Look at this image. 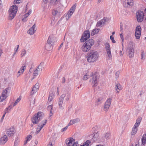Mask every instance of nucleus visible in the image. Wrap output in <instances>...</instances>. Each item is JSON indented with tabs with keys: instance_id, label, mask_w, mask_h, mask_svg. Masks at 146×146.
<instances>
[{
	"instance_id": "nucleus-50",
	"label": "nucleus",
	"mask_w": 146,
	"mask_h": 146,
	"mask_svg": "<svg viewBox=\"0 0 146 146\" xmlns=\"http://www.w3.org/2000/svg\"><path fill=\"white\" fill-rule=\"evenodd\" d=\"M26 52L25 50H23L21 53V55H22V56H23L25 55V54H26Z\"/></svg>"
},
{
	"instance_id": "nucleus-12",
	"label": "nucleus",
	"mask_w": 146,
	"mask_h": 146,
	"mask_svg": "<svg viewBox=\"0 0 146 146\" xmlns=\"http://www.w3.org/2000/svg\"><path fill=\"white\" fill-rule=\"evenodd\" d=\"M76 4L75 3L70 9L69 11L68 12L66 16V20H68L71 17L73 13L74 12L76 7Z\"/></svg>"
},
{
	"instance_id": "nucleus-21",
	"label": "nucleus",
	"mask_w": 146,
	"mask_h": 146,
	"mask_svg": "<svg viewBox=\"0 0 146 146\" xmlns=\"http://www.w3.org/2000/svg\"><path fill=\"white\" fill-rule=\"evenodd\" d=\"M35 24L31 28L28 30V33L31 35H33L36 31V29H35Z\"/></svg>"
},
{
	"instance_id": "nucleus-28",
	"label": "nucleus",
	"mask_w": 146,
	"mask_h": 146,
	"mask_svg": "<svg viewBox=\"0 0 146 146\" xmlns=\"http://www.w3.org/2000/svg\"><path fill=\"white\" fill-rule=\"evenodd\" d=\"M44 63L43 62H41L38 66L37 68L39 69V72H41L43 68H44Z\"/></svg>"
},
{
	"instance_id": "nucleus-17",
	"label": "nucleus",
	"mask_w": 146,
	"mask_h": 146,
	"mask_svg": "<svg viewBox=\"0 0 146 146\" xmlns=\"http://www.w3.org/2000/svg\"><path fill=\"white\" fill-rule=\"evenodd\" d=\"M65 94H62L60 97L58 101V105L59 108L61 110H63L64 108L63 107L62 104L63 103L64 98L65 97Z\"/></svg>"
},
{
	"instance_id": "nucleus-22",
	"label": "nucleus",
	"mask_w": 146,
	"mask_h": 146,
	"mask_svg": "<svg viewBox=\"0 0 146 146\" xmlns=\"http://www.w3.org/2000/svg\"><path fill=\"white\" fill-rule=\"evenodd\" d=\"M124 3L125 7L126 6H133V0H125Z\"/></svg>"
},
{
	"instance_id": "nucleus-8",
	"label": "nucleus",
	"mask_w": 146,
	"mask_h": 146,
	"mask_svg": "<svg viewBox=\"0 0 146 146\" xmlns=\"http://www.w3.org/2000/svg\"><path fill=\"white\" fill-rule=\"evenodd\" d=\"M110 21V19L109 17H105L103 19L97 22L96 26L97 27L100 26L102 27L104 26L106 23L109 22Z\"/></svg>"
},
{
	"instance_id": "nucleus-54",
	"label": "nucleus",
	"mask_w": 146,
	"mask_h": 146,
	"mask_svg": "<svg viewBox=\"0 0 146 146\" xmlns=\"http://www.w3.org/2000/svg\"><path fill=\"white\" fill-rule=\"evenodd\" d=\"M19 45H17V48H15L14 49V52H15L16 53L17 52V51L18 49H19Z\"/></svg>"
},
{
	"instance_id": "nucleus-33",
	"label": "nucleus",
	"mask_w": 146,
	"mask_h": 146,
	"mask_svg": "<svg viewBox=\"0 0 146 146\" xmlns=\"http://www.w3.org/2000/svg\"><path fill=\"white\" fill-rule=\"evenodd\" d=\"M31 138L32 136L31 135H28L26 137V140L25 141L24 144L25 145L26 144L27 142L31 140Z\"/></svg>"
},
{
	"instance_id": "nucleus-34",
	"label": "nucleus",
	"mask_w": 146,
	"mask_h": 146,
	"mask_svg": "<svg viewBox=\"0 0 146 146\" xmlns=\"http://www.w3.org/2000/svg\"><path fill=\"white\" fill-rule=\"evenodd\" d=\"M91 141L90 140H88L86 142L84 143L82 145L80 146H88L91 143Z\"/></svg>"
},
{
	"instance_id": "nucleus-40",
	"label": "nucleus",
	"mask_w": 146,
	"mask_h": 146,
	"mask_svg": "<svg viewBox=\"0 0 146 146\" xmlns=\"http://www.w3.org/2000/svg\"><path fill=\"white\" fill-rule=\"evenodd\" d=\"M21 100V98L19 97L17 98L13 106H15Z\"/></svg>"
},
{
	"instance_id": "nucleus-29",
	"label": "nucleus",
	"mask_w": 146,
	"mask_h": 146,
	"mask_svg": "<svg viewBox=\"0 0 146 146\" xmlns=\"http://www.w3.org/2000/svg\"><path fill=\"white\" fill-rule=\"evenodd\" d=\"M26 69V66L25 65L24 66H22V67L20 68L19 71L18 72V73H21V74H23Z\"/></svg>"
},
{
	"instance_id": "nucleus-18",
	"label": "nucleus",
	"mask_w": 146,
	"mask_h": 146,
	"mask_svg": "<svg viewBox=\"0 0 146 146\" xmlns=\"http://www.w3.org/2000/svg\"><path fill=\"white\" fill-rule=\"evenodd\" d=\"M105 48L106 51L108 56L109 58L111 57V48L110 47V45L108 43H106L105 44Z\"/></svg>"
},
{
	"instance_id": "nucleus-2",
	"label": "nucleus",
	"mask_w": 146,
	"mask_h": 146,
	"mask_svg": "<svg viewBox=\"0 0 146 146\" xmlns=\"http://www.w3.org/2000/svg\"><path fill=\"white\" fill-rule=\"evenodd\" d=\"M94 43V40L91 39H90L85 42L82 46L81 49L83 52H88L90 49L91 47Z\"/></svg>"
},
{
	"instance_id": "nucleus-13",
	"label": "nucleus",
	"mask_w": 146,
	"mask_h": 146,
	"mask_svg": "<svg viewBox=\"0 0 146 146\" xmlns=\"http://www.w3.org/2000/svg\"><path fill=\"white\" fill-rule=\"evenodd\" d=\"M137 18L138 22H142L143 19L144 13L143 11H140L137 12L136 13Z\"/></svg>"
},
{
	"instance_id": "nucleus-48",
	"label": "nucleus",
	"mask_w": 146,
	"mask_h": 146,
	"mask_svg": "<svg viewBox=\"0 0 146 146\" xmlns=\"http://www.w3.org/2000/svg\"><path fill=\"white\" fill-rule=\"evenodd\" d=\"M120 72L119 71H117L115 73V78L116 79H117L119 77V75L120 74Z\"/></svg>"
},
{
	"instance_id": "nucleus-3",
	"label": "nucleus",
	"mask_w": 146,
	"mask_h": 146,
	"mask_svg": "<svg viewBox=\"0 0 146 146\" xmlns=\"http://www.w3.org/2000/svg\"><path fill=\"white\" fill-rule=\"evenodd\" d=\"M17 11V7L16 5H13L11 7L9 11V19L12 20L16 15Z\"/></svg>"
},
{
	"instance_id": "nucleus-55",
	"label": "nucleus",
	"mask_w": 146,
	"mask_h": 146,
	"mask_svg": "<svg viewBox=\"0 0 146 146\" xmlns=\"http://www.w3.org/2000/svg\"><path fill=\"white\" fill-rule=\"evenodd\" d=\"M22 0H15L14 1L16 2L15 3L16 4H19L21 2Z\"/></svg>"
},
{
	"instance_id": "nucleus-5",
	"label": "nucleus",
	"mask_w": 146,
	"mask_h": 146,
	"mask_svg": "<svg viewBox=\"0 0 146 146\" xmlns=\"http://www.w3.org/2000/svg\"><path fill=\"white\" fill-rule=\"evenodd\" d=\"M91 80L92 82V85L93 87H96L97 86L98 83V80L99 77L97 72L93 74L91 76Z\"/></svg>"
},
{
	"instance_id": "nucleus-10",
	"label": "nucleus",
	"mask_w": 146,
	"mask_h": 146,
	"mask_svg": "<svg viewBox=\"0 0 146 146\" xmlns=\"http://www.w3.org/2000/svg\"><path fill=\"white\" fill-rule=\"evenodd\" d=\"M90 36V31L89 30L84 31L80 39L81 42H84L89 38Z\"/></svg>"
},
{
	"instance_id": "nucleus-42",
	"label": "nucleus",
	"mask_w": 146,
	"mask_h": 146,
	"mask_svg": "<svg viewBox=\"0 0 146 146\" xmlns=\"http://www.w3.org/2000/svg\"><path fill=\"white\" fill-rule=\"evenodd\" d=\"M58 13V10L56 9H54L53 10L52 13L53 15H56Z\"/></svg>"
},
{
	"instance_id": "nucleus-45",
	"label": "nucleus",
	"mask_w": 146,
	"mask_h": 146,
	"mask_svg": "<svg viewBox=\"0 0 146 146\" xmlns=\"http://www.w3.org/2000/svg\"><path fill=\"white\" fill-rule=\"evenodd\" d=\"M28 16H29V15H27V14H25L23 16V18L22 19L23 21H26L27 20V18Z\"/></svg>"
},
{
	"instance_id": "nucleus-61",
	"label": "nucleus",
	"mask_w": 146,
	"mask_h": 146,
	"mask_svg": "<svg viewBox=\"0 0 146 146\" xmlns=\"http://www.w3.org/2000/svg\"><path fill=\"white\" fill-rule=\"evenodd\" d=\"M31 10L30 9L28 13H27V15L29 16L31 14Z\"/></svg>"
},
{
	"instance_id": "nucleus-60",
	"label": "nucleus",
	"mask_w": 146,
	"mask_h": 146,
	"mask_svg": "<svg viewBox=\"0 0 146 146\" xmlns=\"http://www.w3.org/2000/svg\"><path fill=\"white\" fill-rule=\"evenodd\" d=\"M142 139L146 140V134H145L143 135Z\"/></svg>"
},
{
	"instance_id": "nucleus-32",
	"label": "nucleus",
	"mask_w": 146,
	"mask_h": 146,
	"mask_svg": "<svg viewBox=\"0 0 146 146\" xmlns=\"http://www.w3.org/2000/svg\"><path fill=\"white\" fill-rule=\"evenodd\" d=\"M103 98L102 97L99 98L97 100V106L99 105L102 103V101L103 100Z\"/></svg>"
},
{
	"instance_id": "nucleus-59",
	"label": "nucleus",
	"mask_w": 146,
	"mask_h": 146,
	"mask_svg": "<svg viewBox=\"0 0 146 146\" xmlns=\"http://www.w3.org/2000/svg\"><path fill=\"white\" fill-rule=\"evenodd\" d=\"M69 126V125H68L66 126L64 128L62 129V131H66L67 129L68 128V126Z\"/></svg>"
},
{
	"instance_id": "nucleus-46",
	"label": "nucleus",
	"mask_w": 146,
	"mask_h": 146,
	"mask_svg": "<svg viewBox=\"0 0 146 146\" xmlns=\"http://www.w3.org/2000/svg\"><path fill=\"white\" fill-rule=\"evenodd\" d=\"M37 70H35L33 72V75L35 76H37L40 73H39L38 72H37Z\"/></svg>"
},
{
	"instance_id": "nucleus-26",
	"label": "nucleus",
	"mask_w": 146,
	"mask_h": 146,
	"mask_svg": "<svg viewBox=\"0 0 146 146\" xmlns=\"http://www.w3.org/2000/svg\"><path fill=\"white\" fill-rule=\"evenodd\" d=\"M99 139L98 134V133L95 134L92 138V139L94 142L98 141Z\"/></svg>"
},
{
	"instance_id": "nucleus-16",
	"label": "nucleus",
	"mask_w": 146,
	"mask_h": 146,
	"mask_svg": "<svg viewBox=\"0 0 146 146\" xmlns=\"http://www.w3.org/2000/svg\"><path fill=\"white\" fill-rule=\"evenodd\" d=\"M15 129L13 127H11L7 129L6 133L9 137L13 136L15 133Z\"/></svg>"
},
{
	"instance_id": "nucleus-30",
	"label": "nucleus",
	"mask_w": 146,
	"mask_h": 146,
	"mask_svg": "<svg viewBox=\"0 0 146 146\" xmlns=\"http://www.w3.org/2000/svg\"><path fill=\"white\" fill-rule=\"evenodd\" d=\"M59 0H50V4L55 5H56L58 2Z\"/></svg>"
},
{
	"instance_id": "nucleus-41",
	"label": "nucleus",
	"mask_w": 146,
	"mask_h": 146,
	"mask_svg": "<svg viewBox=\"0 0 146 146\" xmlns=\"http://www.w3.org/2000/svg\"><path fill=\"white\" fill-rule=\"evenodd\" d=\"M48 0H43V2L44 4L43 3L42 4V6L44 7V9L45 8V6H46L47 2L48 1Z\"/></svg>"
},
{
	"instance_id": "nucleus-19",
	"label": "nucleus",
	"mask_w": 146,
	"mask_h": 146,
	"mask_svg": "<svg viewBox=\"0 0 146 146\" xmlns=\"http://www.w3.org/2000/svg\"><path fill=\"white\" fill-rule=\"evenodd\" d=\"M47 42L54 45V44L56 42V38L53 35H51L49 36Z\"/></svg>"
},
{
	"instance_id": "nucleus-52",
	"label": "nucleus",
	"mask_w": 146,
	"mask_h": 146,
	"mask_svg": "<svg viewBox=\"0 0 146 146\" xmlns=\"http://www.w3.org/2000/svg\"><path fill=\"white\" fill-rule=\"evenodd\" d=\"M119 85L120 86V84H117L116 86L115 87V89L116 90H117V89H118L119 90H121V88H119Z\"/></svg>"
},
{
	"instance_id": "nucleus-63",
	"label": "nucleus",
	"mask_w": 146,
	"mask_h": 146,
	"mask_svg": "<svg viewBox=\"0 0 146 146\" xmlns=\"http://www.w3.org/2000/svg\"><path fill=\"white\" fill-rule=\"evenodd\" d=\"M120 36L121 37V38L122 39V41L123 42V41L124 40L123 38V35L122 34H121L120 35Z\"/></svg>"
},
{
	"instance_id": "nucleus-37",
	"label": "nucleus",
	"mask_w": 146,
	"mask_h": 146,
	"mask_svg": "<svg viewBox=\"0 0 146 146\" xmlns=\"http://www.w3.org/2000/svg\"><path fill=\"white\" fill-rule=\"evenodd\" d=\"M42 128V127L38 125L35 132V134L36 135L38 134Z\"/></svg>"
},
{
	"instance_id": "nucleus-51",
	"label": "nucleus",
	"mask_w": 146,
	"mask_h": 146,
	"mask_svg": "<svg viewBox=\"0 0 146 146\" xmlns=\"http://www.w3.org/2000/svg\"><path fill=\"white\" fill-rule=\"evenodd\" d=\"M110 39L111 40V41L112 42L115 43V40L114 39V37H113L112 35H111L110 36Z\"/></svg>"
},
{
	"instance_id": "nucleus-7",
	"label": "nucleus",
	"mask_w": 146,
	"mask_h": 146,
	"mask_svg": "<svg viewBox=\"0 0 146 146\" xmlns=\"http://www.w3.org/2000/svg\"><path fill=\"white\" fill-rule=\"evenodd\" d=\"M141 119L142 118L141 117H139L136 120V122L132 128L131 132V135H135L137 133V128L140 125Z\"/></svg>"
},
{
	"instance_id": "nucleus-38",
	"label": "nucleus",
	"mask_w": 146,
	"mask_h": 146,
	"mask_svg": "<svg viewBox=\"0 0 146 146\" xmlns=\"http://www.w3.org/2000/svg\"><path fill=\"white\" fill-rule=\"evenodd\" d=\"M11 106H9L7 108L5 109V114L7 113H8L9 112V110L11 109Z\"/></svg>"
},
{
	"instance_id": "nucleus-53",
	"label": "nucleus",
	"mask_w": 146,
	"mask_h": 146,
	"mask_svg": "<svg viewBox=\"0 0 146 146\" xmlns=\"http://www.w3.org/2000/svg\"><path fill=\"white\" fill-rule=\"evenodd\" d=\"M30 78V76L29 74H27L25 77V80L26 81H27Z\"/></svg>"
},
{
	"instance_id": "nucleus-35",
	"label": "nucleus",
	"mask_w": 146,
	"mask_h": 146,
	"mask_svg": "<svg viewBox=\"0 0 146 146\" xmlns=\"http://www.w3.org/2000/svg\"><path fill=\"white\" fill-rule=\"evenodd\" d=\"M141 59L144 60L145 58V53L144 51L143 50L141 51Z\"/></svg>"
},
{
	"instance_id": "nucleus-44",
	"label": "nucleus",
	"mask_w": 146,
	"mask_h": 146,
	"mask_svg": "<svg viewBox=\"0 0 146 146\" xmlns=\"http://www.w3.org/2000/svg\"><path fill=\"white\" fill-rule=\"evenodd\" d=\"M65 96H66V97L65 98V100L66 101H68L70 97V95L69 94H65Z\"/></svg>"
},
{
	"instance_id": "nucleus-14",
	"label": "nucleus",
	"mask_w": 146,
	"mask_h": 146,
	"mask_svg": "<svg viewBox=\"0 0 146 146\" xmlns=\"http://www.w3.org/2000/svg\"><path fill=\"white\" fill-rule=\"evenodd\" d=\"M111 98H108L106 101L105 102L104 110V111H107L110 106L111 104Z\"/></svg>"
},
{
	"instance_id": "nucleus-23",
	"label": "nucleus",
	"mask_w": 146,
	"mask_h": 146,
	"mask_svg": "<svg viewBox=\"0 0 146 146\" xmlns=\"http://www.w3.org/2000/svg\"><path fill=\"white\" fill-rule=\"evenodd\" d=\"M53 45L48 42L45 46V49L48 51L51 50L53 48Z\"/></svg>"
},
{
	"instance_id": "nucleus-62",
	"label": "nucleus",
	"mask_w": 146,
	"mask_h": 146,
	"mask_svg": "<svg viewBox=\"0 0 146 146\" xmlns=\"http://www.w3.org/2000/svg\"><path fill=\"white\" fill-rule=\"evenodd\" d=\"M65 81H66V79H65V78L64 77H63V78H62V83L63 84L65 82Z\"/></svg>"
},
{
	"instance_id": "nucleus-64",
	"label": "nucleus",
	"mask_w": 146,
	"mask_h": 146,
	"mask_svg": "<svg viewBox=\"0 0 146 146\" xmlns=\"http://www.w3.org/2000/svg\"><path fill=\"white\" fill-rule=\"evenodd\" d=\"M143 93V92H142V91H141L139 92V95L141 96L142 95V94Z\"/></svg>"
},
{
	"instance_id": "nucleus-9",
	"label": "nucleus",
	"mask_w": 146,
	"mask_h": 146,
	"mask_svg": "<svg viewBox=\"0 0 146 146\" xmlns=\"http://www.w3.org/2000/svg\"><path fill=\"white\" fill-rule=\"evenodd\" d=\"M10 91V88H6L3 92L2 95L0 97V102H2L5 100L8 96V93H9Z\"/></svg>"
},
{
	"instance_id": "nucleus-6",
	"label": "nucleus",
	"mask_w": 146,
	"mask_h": 146,
	"mask_svg": "<svg viewBox=\"0 0 146 146\" xmlns=\"http://www.w3.org/2000/svg\"><path fill=\"white\" fill-rule=\"evenodd\" d=\"M42 113L41 112H38L32 118L31 121L33 123L38 124L39 121L42 119Z\"/></svg>"
},
{
	"instance_id": "nucleus-24",
	"label": "nucleus",
	"mask_w": 146,
	"mask_h": 146,
	"mask_svg": "<svg viewBox=\"0 0 146 146\" xmlns=\"http://www.w3.org/2000/svg\"><path fill=\"white\" fill-rule=\"evenodd\" d=\"M80 120L78 118H76L74 119L70 120L69 123H68V125H70L79 122Z\"/></svg>"
},
{
	"instance_id": "nucleus-39",
	"label": "nucleus",
	"mask_w": 146,
	"mask_h": 146,
	"mask_svg": "<svg viewBox=\"0 0 146 146\" xmlns=\"http://www.w3.org/2000/svg\"><path fill=\"white\" fill-rule=\"evenodd\" d=\"M47 121V120L45 119L41 122V125H40L41 127H43L46 124Z\"/></svg>"
},
{
	"instance_id": "nucleus-43",
	"label": "nucleus",
	"mask_w": 146,
	"mask_h": 146,
	"mask_svg": "<svg viewBox=\"0 0 146 146\" xmlns=\"http://www.w3.org/2000/svg\"><path fill=\"white\" fill-rule=\"evenodd\" d=\"M19 140L18 139H16L14 142V146H17L19 144Z\"/></svg>"
},
{
	"instance_id": "nucleus-11",
	"label": "nucleus",
	"mask_w": 146,
	"mask_h": 146,
	"mask_svg": "<svg viewBox=\"0 0 146 146\" xmlns=\"http://www.w3.org/2000/svg\"><path fill=\"white\" fill-rule=\"evenodd\" d=\"M66 143L67 146H78V142L75 141V139L72 138L68 140H66Z\"/></svg>"
},
{
	"instance_id": "nucleus-15",
	"label": "nucleus",
	"mask_w": 146,
	"mask_h": 146,
	"mask_svg": "<svg viewBox=\"0 0 146 146\" xmlns=\"http://www.w3.org/2000/svg\"><path fill=\"white\" fill-rule=\"evenodd\" d=\"M141 33V27L140 26H138L136 27L135 31V36L136 39H139L140 38Z\"/></svg>"
},
{
	"instance_id": "nucleus-56",
	"label": "nucleus",
	"mask_w": 146,
	"mask_h": 146,
	"mask_svg": "<svg viewBox=\"0 0 146 146\" xmlns=\"http://www.w3.org/2000/svg\"><path fill=\"white\" fill-rule=\"evenodd\" d=\"M88 78V76L86 74L83 76V79L84 80H86Z\"/></svg>"
},
{
	"instance_id": "nucleus-36",
	"label": "nucleus",
	"mask_w": 146,
	"mask_h": 146,
	"mask_svg": "<svg viewBox=\"0 0 146 146\" xmlns=\"http://www.w3.org/2000/svg\"><path fill=\"white\" fill-rule=\"evenodd\" d=\"M38 90L36 89L35 87H33V88L32 90L31 93V95H33Z\"/></svg>"
},
{
	"instance_id": "nucleus-31",
	"label": "nucleus",
	"mask_w": 146,
	"mask_h": 146,
	"mask_svg": "<svg viewBox=\"0 0 146 146\" xmlns=\"http://www.w3.org/2000/svg\"><path fill=\"white\" fill-rule=\"evenodd\" d=\"M100 31V29H95L93 30L92 32L91 33V35L92 36H93L95 34H96L98 33Z\"/></svg>"
},
{
	"instance_id": "nucleus-20",
	"label": "nucleus",
	"mask_w": 146,
	"mask_h": 146,
	"mask_svg": "<svg viewBox=\"0 0 146 146\" xmlns=\"http://www.w3.org/2000/svg\"><path fill=\"white\" fill-rule=\"evenodd\" d=\"M8 140V137L6 135H5L0 139V144L3 145Z\"/></svg>"
},
{
	"instance_id": "nucleus-4",
	"label": "nucleus",
	"mask_w": 146,
	"mask_h": 146,
	"mask_svg": "<svg viewBox=\"0 0 146 146\" xmlns=\"http://www.w3.org/2000/svg\"><path fill=\"white\" fill-rule=\"evenodd\" d=\"M127 52L129 58H132L134 56V50L133 42H129L127 50Z\"/></svg>"
},
{
	"instance_id": "nucleus-58",
	"label": "nucleus",
	"mask_w": 146,
	"mask_h": 146,
	"mask_svg": "<svg viewBox=\"0 0 146 146\" xmlns=\"http://www.w3.org/2000/svg\"><path fill=\"white\" fill-rule=\"evenodd\" d=\"M141 140L142 144H143V145H144L146 143V140L142 139H141Z\"/></svg>"
},
{
	"instance_id": "nucleus-47",
	"label": "nucleus",
	"mask_w": 146,
	"mask_h": 146,
	"mask_svg": "<svg viewBox=\"0 0 146 146\" xmlns=\"http://www.w3.org/2000/svg\"><path fill=\"white\" fill-rule=\"evenodd\" d=\"M35 99H33V98H31V100L30 104V105H33L35 102Z\"/></svg>"
},
{
	"instance_id": "nucleus-25",
	"label": "nucleus",
	"mask_w": 146,
	"mask_h": 146,
	"mask_svg": "<svg viewBox=\"0 0 146 146\" xmlns=\"http://www.w3.org/2000/svg\"><path fill=\"white\" fill-rule=\"evenodd\" d=\"M54 93L52 92L50 93L49 95L48 100L49 102H51L54 97Z\"/></svg>"
},
{
	"instance_id": "nucleus-49",
	"label": "nucleus",
	"mask_w": 146,
	"mask_h": 146,
	"mask_svg": "<svg viewBox=\"0 0 146 146\" xmlns=\"http://www.w3.org/2000/svg\"><path fill=\"white\" fill-rule=\"evenodd\" d=\"M52 105H50L49 106H48L47 107V109L48 110L51 111L52 110Z\"/></svg>"
},
{
	"instance_id": "nucleus-1",
	"label": "nucleus",
	"mask_w": 146,
	"mask_h": 146,
	"mask_svg": "<svg viewBox=\"0 0 146 146\" xmlns=\"http://www.w3.org/2000/svg\"><path fill=\"white\" fill-rule=\"evenodd\" d=\"M99 54L97 51L94 50H90L86 55L87 61L89 63H93L98 59Z\"/></svg>"
},
{
	"instance_id": "nucleus-57",
	"label": "nucleus",
	"mask_w": 146,
	"mask_h": 146,
	"mask_svg": "<svg viewBox=\"0 0 146 146\" xmlns=\"http://www.w3.org/2000/svg\"><path fill=\"white\" fill-rule=\"evenodd\" d=\"M35 88H36V89H37L38 90L39 88V84L38 83H36L35 85L34 86Z\"/></svg>"
},
{
	"instance_id": "nucleus-27",
	"label": "nucleus",
	"mask_w": 146,
	"mask_h": 146,
	"mask_svg": "<svg viewBox=\"0 0 146 146\" xmlns=\"http://www.w3.org/2000/svg\"><path fill=\"white\" fill-rule=\"evenodd\" d=\"M111 133L109 132H107L104 134V138L106 140L110 138Z\"/></svg>"
}]
</instances>
